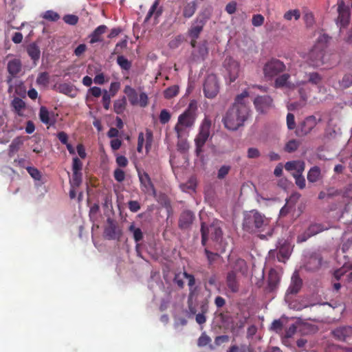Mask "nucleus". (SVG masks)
<instances>
[{"instance_id":"40","label":"nucleus","mask_w":352,"mask_h":352,"mask_svg":"<svg viewBox=\"0 0 352 352\" xmlns=\"http://www.w3.org/2000/svg\"><path fill=\"white\" fill-rule=\"evenodd\" d=\"M139 179L142 184L145 185L146 193L155 195L156 192L151 181V177H139Z\"/></svg>"},{"instance_id":"6","label":"nucleus","mask_w":352,"mask_h":352,"mask_svg":"<svg viewBox=\"0 0 352 352\" xmlns=\"http://www.w3.org/2000/svg\"><path fill=\"white\" fill-rule=\"evenodd\" d=\"M285 65L278 59L272 58L263 66V74L268 80L272 79L285 70Z\"/></svg>"},{"instance_id":"44","label":"nucleus","mask_w":352,"mask_h":352,"mask_svg":"<svg viewBox=\"0 0 352 352\" xmlns=\"http://www.w3.org/2000/svg\"><path fill=\"white\" fill-rule=\"evenodd\" d=\"M117 63L122 69L129 70L131 67V63L122 55H119L117 58Z\"/></svg>"},{"instance_id":"7","label":"nucleus","mask_w":352,"mask_h":352,"mask_svg":"<svg viewBox=\"0 0 352 352\" xmlns=\"http://www.w3.org/2000/svg\"><path fill=\"white\" fill-rule=\"evenodd\" d=\"M208 19L209 16L206 12L199 13L188 29V36L190 38H198Z\"/></svg>"},{"instance_id":"24","label":"nucleus","mask_w":352,"mask_h":352,"mask_svg":"<svg viewBox=\"0 0 352 352\" xmlns=\"http://www.w3.org/2000/svg\"><path fill=\"white\" fill-rule=\"evenodd\" d=\"M160 0H155L154 1L145 17L144 22H148L153 14H155V18L159 17L162 14V8H158Z\"/></svg>"},{"instance_id":"16","label":"nucleus","mask_w":352,"mask_h":352,"mask_svg":"<svg viewBox=\"0 0 352 352\" xmlns=\"http://www.w3.org/2000/svg\"><path fill=\"white\" fill-rule=\"evenodd\" d=\"M333 336L340 341H345L352 336V327L345 326L336 328L332 331Z\"/></svg>"},{"instance_id":"21","label":"nucleus","mask_w":352,"mask_h":352,"mask_svg":"<svg viewBox=\"0 0 352 352\" xmlns=\"http://www.w3.org/2000/svg\"><path fill=\"white\" fill-rule=\"evenodd\" d=\"M107 27L105 25H100L97 27L94 32L89 36L91 44H94L102 41V35L105 33Z\"/></svg>"},{"instance_id":"1","label":"nucleus","mask_w":352,"mask_h":352,"mask_svg":"<svg viewBox=\"0 0 352 352\" xmlns=\"http://www.w3.org/2000/svg\"><path fill=\"white\" fill-rule=\"evenodd\" d=\"M248 96L247 91H243L235 98V102L226 112L223 117L222 122L225 128L230 131H236L243 126L247 120L250 109L243 102V99Z\"/></svg>"},{"instance_id":"9","label":"nucleus","mask_w":352,"mask_h":352,"mask_svg":"<svg viewBox=\"0 0 352 352\" xmlns=\"http://www.w3.org/2000/svg\"><path fill=\"white\" fill-rule=\"evenodd\" d=\"M219 91V85L217 76L214 74H209L204 84V93L206 98H214L217 96Z\"/></svg>"},{"instance_id":"64","label":"nucleus","mask_w":352,"mask_h":352,"mask_svg":"<svg viewBox=\"0 0 352 352\" xmlns=\"http://www.w3.org/2000/svg\"><path fill=\"white\" fill-rule=\"evenodd\" d=\"M211 341V339L209 336L206 335L205 333H202L198 340V345L201 346H204L208 344Z\"/></svg>"},{"instance_id":"13","label":"nucleus","mask_w":352,"mask_h":352,"mask_svg":"<svg viewBox=\"0 0 352 352\" xmlns=\"http://www.w3.org/2000/svg\"><path fill=\"white\" fill-rule=\"evenodd\" d=\"M272 99L269 96H258L254 100L256 110L261 113H265L272 107Z\"/></svg>"},{"instance_id":"20","label":"nucleus","mask_w":352,"mask_h":352,"mask_svg":"<svg viewBox=\"0 0 352 352\" xmlns=\"http://www.w3.org/2000/svg\"><path fill=\"white\" fill-rule=\"evenodd\" d=\"M70 190L69 197L74 199L77 193L79 194V198L82 196V192H79L78 188L82 184V177H69Z\"/></svg>"},{"instance_id":"27","label":"nucleus","mask_w":352,"mask_h":352,"mask_svg":"<svg viewBox=\"0 0 352 352\" xmlns=\"http://www.w3.org/2000/svg\"><path fill=\"white\" fill-rule=\"evenodd\" d=\"M27 52L34 64L39 60L41 51L38 46L36 43H31L27 47Z\"/></svg>"},{"instance_id":"58","label":"nucleus","mask_w":352,"mask_h":352,"mask_svg":"<svg viewBox=\"0 0 352 352\" xmlns=\"http://www.w3.org/2000/svg\"><path fill=\"white\" fill-rule=\"evenodd\" d=\"M111 95L104 90L102 96V104L104 109L108 110L110 107Z\"/></svg>"},{"instance_id":"36","label":"nucleus","mask_w":352,"mask_h":352,"mask_svg":"<svg viewBox=\"0 0 352 352\" xmlns=\"http://www.w3.org/2000/svg\"><path fill=\"white\" fill-rule=\"evenodd\" d=\"M58 91L60 93L64 94L69 96L73 97L75 95L74 86L69 83H63L59 85Z\"/></svg>"},{"instance_id":"22","label":"nucleus","mask_w":352,"mask_h":352,"mask_svg":"<svg viewBox=\"0 0 352 352\" xmlns=\"http://www.w3.org/2000/svg\"><path fill=\"white\" fill-rule=\"evenodd\" d=\"M197 3L195 1L186 2L182 6V14L186 19L191 18L195 13Z\"/></svg>"},{"instance_id":"55","label":"nucleus","mask_w":352,"mask_h":352,"mask_svg":"<svg viewBox=\"0 0 352 352\" xmlns=\"http://www.w3.org/2000/svg\"><path fill=\"white\" fill-rule=\"evenodd\" d=\"M186 138H177L178 142L177 146V149L180 151L185 152L189 148V145Z\"/></svg>"},{"instance_id":"14","label":"nucleus","mask_w":352,"mask_h":352,"mask_svg":"<svg viewBox=\"0 0 352 352\" xmlns=\"http://www.w3.org/2000/svg\"><path fill=\"white\" fill-rule=\"evenodd\" d=\"M195 219L194 213L188 210H184L179 216L178 227L181 230H186L190 228Z\"/></svg>"},{"instance_id":"2","label":"nucleus","mask_w":352,"mask_h":352,"mask_svg":"<svg viewBox=\"0 0 352 352\" xmlns=\"http://www.w3.org/2000/svg\"><path fill=\"white\" fill-rule=\"evenodd\" d=\"M197 117V104L195 100L189 103L186 109L178 116L174 127L177 138H186L190 129L194 126Z\"/></svg>"},{"instance_id":"50","label":"nucleus","mask_w":352,"mask_h":352,"mask_svg":"<svg viewBox=\"0 0 352 352\" xmlns=\"http://www.w3.org/2000/svg\"><path fill=\"white\" fill-rule=\"evenodd\" d=\"M283 17L287 21H291L293 17L295 20H298L300 17V12L298 9L290 10L284 14Z\"/></svg>"},{"instance_id":"43","label":"nucleus","mask_w":352,"mask_h":352,"mask_svg":"<svg viewBox=\"0 0 352 352\" xmlns=\"http://www.w3.org/2000/svg\"><path fill=\"white\" fill-rule=\"evenodd\" d=\"M290 255L289 248L288 245L281 246L278 252L277 258L279 261H283L284 259L289 258Z\"/></svg>"},{"instance_id":"60","label":"nucleus","mask_w":352,"mask_h":352,"mask_svg":"<svg viewBox=\"0 0 352 352\" xmlns=\"http://www.w3.org/2000/svg\"><path fill=\"white\" fill-rule=\"evenodd\" d=\"M64 21L69 25H74L78 21V17L74 14H67L63 17Z\"/></svg>"},{"instance_id":"59","label":"nucleus","mask_w":352,"mask_h":352,"mask_svg":"<svg viewBox=\"0 0 352 352\" xmlns=\"http://www.w3.org/2000/svg\"><path fill=\"white\" fill-rule=\"evenodd\" d=\"M127 46V41L126 40H122L121 41L118 42L114 48L113 54H121L122 50L124 48H126Z\"/></svg>"},{"instance_id":"41","label":"nucleus","mask_w":352,"mask_h":352,"mask_svg":"<svg viewBox=\"0 0 352 352\" xmlns=\"http://www.w3.org/2000/svg\"><path fill=\"white\" fill-rule=\"evenodd\" d=\"M129 231L133 234V239L136 243L143 239V232L140 228H136L133 223L129 227Z\"/></svg>"},{"instance_id":"11","label":"nucleus","mask_w":352,"mask_h":352,"mask_svg":"<svg viewBox=\"0 0 352 352\" xmlns=\"http://www.w3.org/2000/svg\"><path fill=\"white\" fill-rule=\"evenodd\" d=\"M338 16L337 19V23L341 28L346 26L350 21V10L347 6L345 5L342 0L338 1Z\"/></svg>"},{"instance_id":"46","label":"nucleus","mask_w":352,"mask_h":352,"mask_svg":"<svg viewBox=\"0 0 352 352\" xmlns=\"http://www.w3.org/2000/svg\"><path fill=\"white\" fill-rule=\"evenodd\" d=\"M201 309V313L197 314L195 318L196 322L199 324H202L206 321L205 314L208 311V305L206 303L202 305Z\"/></svg>"},{"instance_id":"17","label":"nucleus","mask_w":352,"mask_h":352,"mask_svg":"<svg viewBox=\"0 0 352 352\" xmlns=\"http://www.w3.org/2000/svg\"><path fill=\"white\" fill-rule=\"evenodd\" d=\"M285 168L289 171L295 170L296 174H293V176H302L305 170V162L302 160L288 162L285 164Z\"/></svg>"},{"instance_id":"45","label":"nucleus","mask_w":352,"mask_h":352,"mask_svg":"<svg viewBox=\"0 0 352 352\" xmlns=\"http://www.w3.org/2000/svg\"><path fill=\"white\" fill-rule=\"evenodd\" d=\"M307 75L308 77L307 82L312 85H317L322 80V76L318 72H309Z\"/></svg>"},{"instance_id":"63","label":"nucleus","mask_w":352,"mask_h":352,"mask_svg":"<svg viewBox=\"0 0 352 352\" xmlns=\"http://www.w3.org/2000/svg\"><path fill=\"white\" fill-rule=\"evenodd\" d=\"M204 252L210 265H211L219 256L217 253H213L208 250L207 248L205 249Z\"/></svg>"},{"instance_id":"47","label":"nucleus","mask_w":352,"mask_h":352,"mask_svg":"<svg viewBox=\"0 0 352 352\" xmlns=\"http://www.w3.org/2000/svg\"><path fill=\"white\" fill-rule=\"evenodd\" d=\"M50 82V76L46 72H41L36 78V83L38 85L47 86Z\"/></svg>"},{"instance_id":"10","label":"nucleus","mask_w":352,"mask_h":352,"mask_svg":"<svg viewBox=\"0 0 352 352\" xmlns=\"http://www.w3.org/2000/svg\"><path fill=\"white\" fill-rule=\"evenodd\" d=\"M317 124L318 120L314 116L307 117L297 127L296 130V135L302 137L309 134Z\"/></svg>"},{"instance_id":"48","label":"nucleus","mask_w":352,"mask_h":352,"mask_svg":"<svg viewBox=\"0 0 352 352\" xmlns=\"http://www.w3.org/2000/svg\"><path fill=\"white\" fill-rule=\"evenodd\" d=\"M289 77L290 76L288 74H283L282 75H280L275 80V87H283L285 86Z\"/></svg>"},{"instance_id":"8","label":"nucleus","mask_w":352,"mask_h":352,"mask_svg":"<svg viewBox=\"0 0 352 352\" xmlns=\"http://www.w3.org/2000/svg\"><path fill=\"white\" fill-rule=\"evenodd\" d=\"M210 232L211 239L212 241L220 243L222 239L223 232L221 229L216 226H211L208 228L205 223H201V244L205 246L208 239V234Z\"/></svg>"},{"instance_id":"34","label":"nucleus","mask_w":352,"mask_h":352,"mask_svg":"<svg viewBox=\"0 0 352 352\" xmlns=\"http://www.w3.org/2000/svg\"><path fill=\"white\" fill-rule=\"evenodd\" d=\"M280 278L278 273L274 270H271L268 276V287L271 291L275 289L278 286Z\"/></svg>"},{"instance_id":"62","label":"nucleus","mask_w":352,"mask_h":352,"mask_svg":"<svg viewBox=\"0 0 352 352\" xmlns=\"http://www.w3.org/2000/svg\"><path fill=\"white\" fill-rule=\"evenodd\" d=\"M183 274L177 273L175 275L173 282L175 283L179 288L182 289L184 287V282L183 280Z\"/></svg>"},{"instance_id":"5","label":"nucleus","mask_w":352,"mask_h":352,"mask_svg":"<svg viewBox=\"0 0 352 352\" xmlns=\"http://www.w3.org/2000/svg\"><path fill=\"white\" fill-rule=\"evenodd\" d=\"M210 126L211 121L207 117L204 118L199 126V133L195 138V153L197 156L203 153V147L210 135Z\"/></svg>"},{"instance_id":"61","label":"nucleus","mask_w":352,"mask_h":352,"mask_svg":"<svg viewBox=\"0 0 352 352\" xmlns=\"http://www.w3.org/2000/svg\"><path fill=\"white\" fill-rule=\"evenodd\" d=\"M287 126L289 130L294 129L296 127V122L294 114L288 113L287 115Z\"/></svg>"},{"instance_id":"38","label":"nucleus","mask_w":352,"mask_h":352,"mask_svg":"<svg viewBox=\"0 0 352 352\" xmlns=\"http://www.w3.org/2000/svg\"><path fill=\"white\" fill-rule=\"evenodd\" d=\"M227 352H252V349L249 344H241L240 346L236 344L231 345Z\"/></svg>"},{"instance_id":"53","label":"nucleus","mask_w":352,"mask_h":352,"mask_svg":"<svg viewBox=\"0 0 352 352\" xmlns=\"http://www.w3.org/2000/svg\"><path fill=\"white\" fill-rule=\"evenodd\" d=\"M300 146V142L296 140L289 141L285 145V151L288 153H292L298 149Z\"/></svg>"},{"instance_id":"25","label":"nucleus","mask_w":352,"mask_h":352,"mask_svg":"<svg viewBox=\"0 0 352 352\" xmlns=\"http://www.w3.org/2000/svg\"><path fill=\"white\" fill-rule=\"evenodd\" d=\"M197 184V177H189L186 182L181 183L179 187L182 191L191 193L195 191Z\"/></svg>"},{"instance_id":"49","label":"nucleus","mask_w":352,"mask_h":352,"mask_svg":"<svg viewBox=\"0 0 352 352\" xmlns=\"http://www.w3.org/2000/svg\"><path fill=\"white\" fill-rule=\"evenodd\" d=\"M234 269L236 271L241 272L242 274L245 273L247 271V265L245 261L242 258L236 259L234 265Z\"/></svg>"},{"instance_id":"18","label":"nucleus","mask_w":352,"mask_h":352,"mask_svg":"<svg viewBox=\"0 0 352 352\" xmlns=\"http://www.w3.org/2000/svg\"><path fill=\"white\" fill-rule=\"evenodd\" d=\"M226 283L228 288L232 293H236L239 291V282L234 271H230L227 274Z\"/></svg>"},{"instance_id":"19","label":"nucleus","mask_w":352,"mask_h":352,"mask_svg":"<svg viewBox=\"0 0 352 352\" xmlns=\"http://www.w3.org/2000/svg\"><path fill=\"white\" fill-rule=\"evenodd\" d=\"M302 285V279L300 278L298 273L295 272L292 276V282L287 292L292 294H297L300 291Z\"/></svg>"},{"instance_id":"15","label":"nucleus","mask_w":352,"mask_h":352,"mask_svg":"<svg viewBox=\"0 0 352 352\" xmlns=\"http://www.w3.org/2000/svg\"><path fill=\"white\" fill-rule=\"evenodd\" d=\"M146 142H144V135L142 132L140 133L138 138V146L137 151L138 153H142L143 152V146L145 145L146 153L148 152L152 144L153 134L151 131H146Z\"/></svg>"},{"instance_id":"39","label":"nucleus","mask_w":352,"mask_h":352,"mask_svg":"<svg viewBox=\"0 0 352 352\" xmlns=\"http://www.w3.org/2000/svg\"><path fill=\"white\" fill-rule=\"evenodd\" d=\"M179 87L177 85L168 87L164 91V97L166 99H171L179 94Z\"/></svg>"},{"instance_id":"32","label":"nucleus","mask_w":352,"mask_h":352,"mask_svg":"<svg viewBox=\"0 0 352 352\" xmlns=\"http://www.w3.org/2000/svg\"><path fill=\"white\" fill-rule=\"evenodd\" d=\"M11 107L19 116H21L23 111L25 109V103L20 98L15 97L11 102Z\"/></svg>"},{"instance_id":"26","label":"nucleus","mask_w":352,"mask_h":352,"mask_svg":"<svg viewBox=\"0 0 352 352\" xmlns=\"http://www.w3.org/2000/svg\"><path fill=\"white\" fill-rule=\"evenodd\" d=\"M38 116L41 121L43 124H48L50 126L54 124L55 120H52L50 118V113L45 107H41Z\"/></svg>"},{"instance_id":"51","label":"nucleus","mask_w":352,"mask_h":352,"mask_svg":"<svg viewBox=\"0 0 352 352\" xmlns=\"http://www.w3.org/2000/svg\"><path fill=\"white\" fill-rule=\"evenodd\" d=\"M43 18L49 21H57L60 19L59 14L53 10H47L43 15Z\"/></svg>"},{"instance_id":"4","label":"nucleus","mask_w":352,"mask_h":352,"mask_svg":"<svg viewBox=\"0 0 352 352\" xmlns=\"http://www.w3.org/2000/svg\"><path fill=\"white\" fill-rule=\"evenodd\" d=\"M270 220L256 210H252L244 214L243 228L248 232H256L264 230L269 224Z\"/></svg>"},{"instance_id":"33","label":"nucleus","mask_w":352,"mask_h":352,"mask_svg":"<svg viewBox=\"0 0 352 352\" xmlns=\"http://www.w3.org/2000/svg\"><path fill=\"white\" fill-rule=\"evenodd\" d=\"M21 69V61L18 59H14L8 62V72L12 76H14L18 74Z\"/></svg>"},{"instance_id":"42","label":"nucleus","mask_w":352,"mask_h":352,"mask_svg":"<svg viewBox=\"0 0 352 352\" xmlns=\"http://www.w3.org/2000/svg\"><path fill=\"white\" fill-rule=\"evenodd\" d=\"M82 167V163L79 158L77 157L73 158L72 163V170L73 176H81V170Z\"/></svg>"},{"instance_id":"12","label":"nucleus","mask_w":352,"mask_h":352,"mask_svg":"<svg viewBox=\"0 0 352 352\" xmlns=\"http://www.w3.org/2000/svg\"><path fill=\"white\" fill-rule=\"evenodd\" d=\"M224 65L228 73L230 81L234 82L238 77L239 73V64L231 57L226 58Z\"/></svg>"},{"instance_id":"23","label":"nucleus","mask_w":352,"mask_h":352,"mask_svg":"<svg viewBox=\"0 0 352 352\" xmlns=\"http://www.w3.org/2000/svg\"><path fill=\"white\" fill-rule=\"evenodd\" d=\"M331 37L328 34L324 33L320 34L316 39V43L313 47L320 49L323 51H327V47L330 43Z\"/></svg>"},{"instance_id":"54","label":"nucleus","mask_w":352,"mask_h":352,"mask_svg":"<svg viewBox=\"0 0 352 352\" xmlns=\"http://www.w3.org/2000/svg\"><path fill=\"white\" fill-rule=\"evenodd\" d=\"M171 118L170 112L167 109H162L160 111L159 119L162 124L168 123Z\"/></svg>"},{"instance_id":"28","label":"nucleus","mask_w":352,"mask_h":352,"mask_svg":"<svg viewBox=\"0 0 352 352\" xmlns=\"http://www.w3.org/2000/svg\"><path fill=\"white\" fill-rule=\"evenodd\" d=\"M124 93L126 95L131 105H136L138 104V93L135 89L129 85H126L124 89Z\"/></svg>"},{"instance_id":"52","label":"nucleus","mask_w":352,"mask_h":352,"mask_svg":"<svg viewBox=\"0 0 352 352\" xmlns=\"http://www.w3.org/2000/svg\"><path fill=\"white\" fill-rule=\"evenodd\" d=\"M32 142H34V144L32 146L33 152L36 153H41L43 152V146L39 145L38 143L41 142V138L37 136H32L31 138Z\"/></svg>"},{"instance_id":"35","label":"nucleus","mask_w":352,"mask_h":352,"mask_svg":"<svg viewBox=\"0 0 352 352\" xmlns=\"http://www.w3.org/2000/svg\"><path fill=\"white\" fill-rule=\"evenodd\" d=\"M126 107V99L124 96L122 98L115 100L113 103V110L117 114H122Z\"/></svg>"},{"instance_id":"56","label":"nucleus","mask_w":352,"mask_h":352,"mask_svg":"<svg viewBox=\"0 0 352 352\" xmlns=\"http://www.w3.org/2000/svg\"><path fill=\"white\" fill-rule=\"evenodd\" d=\"M340 85L344 88H348L351 87L352 85V74H345L340 81Z\"/></svg>"},{"instance_id":"3","label":"nucleus","mask_w":352,"mask_h":352,"mask_svg":"<svg viewBox=\"0 0 352 352\" xmlns=\"http://www.w3.org/2000/svg\"><path fill=\"white\" fill-rule=\"evenodd\" d=\"M307 63L312 67L318 68L323 65L333 66L338 63V59L332 52L312 47L307 54Z\"/></svg>"},{"instance_id":"57","label":"nucleus","mask_w":352,"mask_h":352,"mask_svg":"<svg viewBox=\"0 0 352 352\" xmlns=\"http://www.w3.org/2000/svg\"><path fill=\"white\" fill-rule=\"evenodd\" d=\"M264 16L260 14H254L252 19V23L255 27H259L264 23Z\"/></svg>"},{"instance_id":"37","label":"nucleus","mask_w":352,"mask_h":352,"mask_svg":"<svg viewBox=\"0 0 352 352\" xmlns=\"http://www.w3.org/2000/svg\"><path fill=\"white\" fill-rule=\"evenodd\" d=\"M327 229V227H325L321 223H313L311 224L307 230L311 236H313Z\"/></svg>"},{"instance_id":"30","label":"nucleus","mask_w":352,"mask_h":352,"mask_svg":"<svg viewBox=\"0 0 352 352\" xmlns=\"http://www.w3.org/2000/svg\"><path fill=\"white\" fill-rule=\"evenodd\" d=\"M302 106H305L311 93V88L307 86L306 82H302V87L298 89Z\"/></svg>"},{"instance_id":"29","label":"nucleus","mask_w":352,"mask_h":352,"mask_svg":"<svg viewBox=\"0 0 352 352\" xmlns=\"http://www.w3.org/2000/svg\"><path fill=\"white\" fill-rule=\"evenodd\" d=\"M105 237L109 240L119 239L121 236V232L117 230L115 225H111L104 230Z\"/></svg>"},{"instance_id":"31","label":"nucleus","mask_w":352,"mask_h":352,"mask_svg":"<svg viewBox=\"0 0 352 352\" xmlns=\"http://www.w3.org/2000/svg\"><path fill=\"white\" fill-rule=\"evenodd\" d=\"M23 144V140L21 137L14 138L9 146L8 155L12 157L16 154Z\"/></svg>"}]
</instances>
